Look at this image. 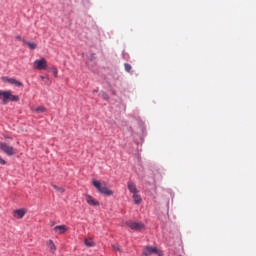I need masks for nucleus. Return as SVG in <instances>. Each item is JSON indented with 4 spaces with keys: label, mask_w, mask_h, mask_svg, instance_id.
Instances as JSON below:
<instances>
[{
    "label": "nucleus",
    "mask_w": 256,
    "mask_h": 256,
    "mask_svg": "<svg viewBox=\"0 0 256 256\" xmlns=\"http://www.w3.org/2000/svg\"><path fill=\"white\" fill-rule=\"evenodd\" d=\"M92 185L97 189L98 193L100 195H106V197H111L113 195V190L107 188L103 183H101L99 180H93Z\"/></svg>",
    "instance_id": "nucleus-1"
},
{
    "label": "nucleus",
    "mask_w": 256,
    "mask_h": 256,
    "mask_svg": "<svg viewBox=\"0 0 256 256\" xmlns=\"http://www.w3.org/2000/svg\"><path fill=\"white\" fill-rule=\"evenodd\" d=\"M0 101L2 105H7L10 101H19V96L13 95L11 91L0 90Z\"/></svg>",
    "instance_id": "nucleus-2"
},
{
    "label": "nucleus",
    "mask_w": 256,
    "mask_h": 256,
    "mask_svg": "<svg viewBox=\"0 0 256 256\" xmlns=\"http://www.w3.org/2000/svg\"><path fill=\"white\" fill-rule=\"evenodd\" d=\"M0 149L8 155L9 157H12V155H15L17 153V150L13 148V146L5 143V142H0Z\"/></svg>",
    "instance_id": "nucleus-3"
},
{
    "label": "nucleus",
    "mask_w": 256,
    "mask_h": 256,
    "mask_svg": "<svg viewBox=\"0 0 256 256\" xmlns=\"http://www.w3.org/2000/svg\"><path fill=\"white\" fill-rule=\"evenodd\" d=\"M125 225L132 229V231H143V229H145V224L143 222L130 220L127 221Z\"/></svg>",
    "instance_id": "nucleus-4"
},
{
    "label": "nucleus",
    "mask_w": 256,
    "mask_h": 256,
    "mask_svg": "<svg viewBox=\"0 0 256 256\" xmlns=\"http://www.w3.org/2000/svg\"><path fill=\"white\" fill-rule=\"evenodd\" d=\"M34 69H37L38 71H45L47 69V59H37L34 61Z\"/></svg>",
    "instance_id": "nucleus-5"
},
{
    "label": "nucleus",
    "mask_w": 256,
    "mask_h": 256,
    "mask_svg": "<svg viewBox=\"0 0 256 256\" xmlns=\"http://www.w3.org/2000/svg\"><path fill=\"white\" fill-rule=\"evenodd\" d=\"M154 253H157L159 256H161V252L159 251V249H157V247H151V246L144 247V250H143L144 256H151V255H154Z\"/></svg>",
    "instance_id": "nucleus-6"
},
{
    "label": "nucleus",
    "mask_w": 256,
    "mask_h": 256,
    "mask_svg": "<svg viewBox=\"0 0 256 256\" xmlns=\"http://www.w3.org/2000/svg\"><path fill=\"white\" fill-rule=\"evenodd\" d=\"M67 231H69V228L66 225H58L54 227V233H56V235H64Z\"/></svg>",
    "instance_id": "nucleus-7"
},
{
    "label": "nucleus",
    "mask_w": 256,
    "mask_h": 256,
    "mask_svg": "<svg viewBox=\"0 0 256 256\" xmlns=\"http://www.w3.org/2000/svg\"><path fill=\"white\" fill-rule=\"evenodd\" d=\"M2 81L10 83L11 85H16V87H23V83L17 81L14 78L2 77Z\"/></svg>",
    "instance_id": "nucleus-8"
},
{
    "label": "nucleus",
    "mask_w": 256,
    "mask_h": 256,
    "mask_svg": "<svg viewBox=\"0 0 256 256\" xmlns=\"http://www.w3.org/2000/svg\"><path fill=\"white\" fill-rule=\"evenodd\" d=\"M86 203L90 205L91 207H99V201L95 200L91 195L86 194Z\"/></svg>",
    "instance_id": "nucleus-9"
},
{
    "label": "nucleus",
    "mask_w": 256,
    "mask_h": 256,
    "mask_svg": "<svg viewBox=\"0 0 256 256\" xmlns=\"http://www.w3.org/2000/svg\"><path fill=\"white\" fill-rule=\"evenodd\" d=\"M27 213V210L25 209H18L14 211V217L16 219H23L25 217V214Z\"/></svg>",
    "instance_id": "nucleus-10"
},
{
    "label": "nucleus",
    "mask_w": 256,
    "mask_h": 256,
    "mask_svg": "<svg viewBox=\"0 0 256 256\" xmlns=\"http://www.w3.org/2000/svg\"><path fill=\"white\" fill-rule=\"evenodd\" d=\"M128 191L135 195V193H139V190H137V186L133 182H128L127 183Z\"/></svg>",
    "instance_id": "nucleus-11"
},
{
    "label": "nucleus",
    "mask_w": 256,
    "mask_h": 256,
    "mask_svg": "<svg viewBox=\"0 0 256 256\" xmlns=\"http://www.w3.org/2000/svg\"><path fill=\"white\" fill-rule=\"evenodd\" d=\"M46 245H47L50 253H55V251H57V246H55V243L53 242V240H48L46 242Z\"/></svg>",
    "instance_id": "nucleus-12"
},
{
    "label": "nucleus",
    "mask_w": 256,
    "mask_h": 256,
    "mask_svg": "<svg viewBox=\"0 0 256 256\" xmlns=\"http://www.w3.org/2000/svg\"><path fill=\"white\" fill-rule=\"evenodd\" d=\"M133 200L135 205H140L142 201L141 196L138 193L133 194Z\"/></svg>",
    "instance_id": "nucleus-13"
},
{
    "label": "nucleus",
    "mask_w": 256,
    "mask_h": 256,
    "mask_svg": "<svg viewBox=\"0 0 256 256\" xmlns=\"http://www.w3.org/2000/svg\"><path fill=\"white\" fill-rule=\"evenodd\" d=\"M84 244L86 245V247H95V242H93V239L91 238H86L84 240Z\"/></svg>",
    "instance_id": "nucleus-14"
},
{
    "label": "nucleus",
    "mask_w": 256,
    "mask_h": 256,
    "mask_svg": "<svg viewBox=\"0 0 256 256\" xmlns=\"http://www.w3.org/2000/svg\"><path fill=\"white\" fill-rule=\"evenodd\" d=\"M25 45L29 47V49L35 50L37 49V43L35 42H28L27 40L24 41Z\"/></svg>",
    "instance_id": "nucleus-15"
},
{
    "label": "nucleus",
    "mask_w": 256,
    "mask_h": 256,
    "mask_svg": "<svg viewBox=\"0 0 256 256\" xmlns=\"http://www.w3.org/2000/svg\"><path fill=\"white\" fill-rule=\"evenodd\" d=\"M45 111H47V108L43 107V106H40V107H38L36 109H33L34 113H45Z\"/></svg>",
    "instance_id": "nucleus-16"
},
{
    "label": "nucleus",
    "mask_w": 256,
    "mask_h": 256,
    "mask_svg": "<svg viewBox=\"0 0 256 256\" xmlns=\"http://www.w3.org/2000/svg\"><path fill=\"white\" fill-rule=\"evenodd\" d=\"M52 187H53V189H55V191H57L58 193H65V188H63V187H59V186H57V185H55V184H52Z\"/></svg>",
    "instance_id": "nucleus-17"
},
{
    "label": "nucleus",
    "mask_w": 256,
    "mask_h": 256,
    "mask_svg": "<svg viewBox=\"0 0 256 256\" xmlns=\"http://www.w3.org/2000/svg\"><path fill=\"white\" fill-rule=\"evenodd\" d=\"M112 249L114 250V251H119V253H122V249H121V247H119L118 246V244H112Z\"/></svg>",
    "instance_id": "nucleus-18"
},
{
    "label": "nucleus",
    "mask_w": 256,
    "mask_h": 256,
    "mask_svg": "<svg viewBox=\"0 0 256 256\" xmlns=\"http://www.w3.org/2000/svg\"><path fill=\"white\" fill-rule=\"evenodd\" d=\"M102 94V98L105 100V101H109V94L106 93V92H101Z\"/></svg>",
    "instance_id": "nucleus-19"
},
{
    "label": "nucleus",
    "mask_w": 256,
    "mask_h": 256,
    "mask_svg": "<svg viewBox=\"0 0 256 256\" xmlns=\"http://www.w3.org/2000/svg\"><path fill=\"white\" fill-rule=\"evenodd\" d=\"M124 67H125V71H127V73L131 72V66H130V64L125 63V64H124Z\"/></svg>",
    "instance_id": "nucleus-20"
},
{
    "label": "nucleus",
    "mask_w": 256,
    "mask_h": 256,
    "mask_svg": "<svg viewBox=\"0 0 256 256\" xmlns=\"http://www.w3.org/2000/svg\"><path fill=\"white\" fill-rule=\"evenodd\" d=\"M16 40H17V41H22V43H25V41H26L25 39H23V37H21V36H19V35L16 36Z\"/></svg>",
    "instance_id": "nucleus-21"
},
{
    "label": "nucleus",
    "mask_w": 256,
    "mask_h": 256,
    "mask_svg": "<svg viewBox=\"0 0 256 256\" xmlns=\"http://www.w3.org/2000/svg\"><path fill=\"white\" fill-rule=\"evenodd\" d=\"M0 165H7V161L0 156Z\"/></svg>",
    "instance_id": "nucleus-22"
},
{
    "label": "nucleus",
    "mask_w": 256,
    "mask_h": 256,
    "mask_svg": "<svg viewBox=\"0 0 256 256\" xmlns=\"http://www.w3.org/2000/svg\"><path fill=\"white\" fill-rule=\"evenodd\" d=\"M52 73H53L54 77H57V73H58L57 68H52Z\"/></svg>",
    "instance_id": "nucleus-23"
},
{
    "label": "nucleus",
    "mask_w": 256,
    "mask_h": 256,
    "mask_svg": "<svg viewBox=\"0 0 256 256\" xmlns=\"http://www.w3.org/2000/svg\"><path fill=\"white\" fill-rule=\"evenodd\" d=\"M99 90L98 89H95V90H93V93H97Z\"/></svg>",
    "instance_id": "nucleus-24"
},
{
    "label": "nucleus",
    "mask_w": 256,
    "mask_h": 256,
    "mask_svg": "<svg viewBox=\"0 0 256 256\" xmlns=\"http://www.w3.org/2000/svg\"><path fill=\"white\" fill-rule=\"evenodd\" d=\"M41 79H45V77H44V76H41Z\"/></svg>",
    "instance_id": "nucleus-25"
}]
</instances>
